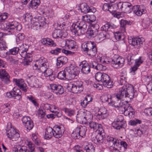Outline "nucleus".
Here are the masks:
<instances>
[{
  "label": "nucleus",
  "mask_w": 152,
  "mask_h": 152,
  "mask_svg": "<svg viewBox=\"0 0 152 152\" xmlns=\"http://www.w3.org/2000/svg\"><path fill=\"white\" fill-rule=\"evenodd\" d=\"M65 43V46H67L69 49H72L75 48L76 42L74 40L71 39H65L64 40Z\"/></svg>",
  "instance_id": "obj_30"
},
{
  "label": "nucleus",
  "mask_w": 152,
  "mask_h": 152,
  "mask_svg": "<svg viewBox=\"0 0 152 152\" xmlns=\"http://www.w3.org/2000/svg\"><path fill=\"white\" fill-rule=\"evenodd\" d=\"M6 133L8 137L12 141L17 140L20 137V134L14 128L11 127Z\"/></svg>",
  "instance_id": "obj_11"
},
{
  "label": "nucleus",
  "mask_w": 152,
  "mask_h": 152,
  "mask_svg": "<svg viewBox=\"0 0 152 152\" xmlns=\"http://www.w3.org/2000/svg\"><path fill=\"white\" fill-rule=\"evenodd\" d=\"M103 132H99L98 134L94 139V142L96 144L101 143L103 142L104 139L105 137Z\"/></svg>",
  "instance_id": "obj_22"
},
{
  "label": "nucleus",
  "mask_w": 152,
  "mask_h": 152,
  "mask_svg": "<svg viewBox=\"0 0 152 152\" xmlns=\"http://www.w3.org/2000/svg\"><path fill=\"white\" fill-rule=\"evenodd\" d=\"M27 98L29 100L31 101L33 104L35 106H38V104L35 101L34 98L31 95H29L27 96Z\"/></svg>",
  "instance_id": "obj_58"
},
{
  "label": "nucleus",
  "mask_w": 152,
  "mask_h": 152,
  "mask_svg": "<svg viewBox=\"0 0 152 152\" xmlns=\"http://www.w3.org/2000/svg\"><path fill=\"white\" fill-rule=\"evenodd\" d=\"M113 96H114V95L112 96L109 94L103 96L102 97V102H108V104L109 102H111Z\"/></svg>",
  "instance_id": "obj_39"
},
{
  "label": "nucleus",
  "mask_w": 152,
  "mask_h": 152,
  "mask_svg": "<svg viewBox=\"0 0 152 152\" xmlns=\"http://www.w3.org/2000/svg\"><path fill=\"white\" fill-rule=\"evenodd\" d=\"M13 81L18 87H19L20 86L22 85L24 83L23 80L22 79H13Z\"/></svg>",
  "instance_id": "obj_51"
},
{
  "label": "nucleus",
  "mask_w": 152,
  "mask_h": 152,
  "mask_svg": "<svg viewBox=\"0 0 152 152\" xmlns=\"http://www.w3.org/2000/svg\"><path fill=\"white\" fill-rule=\"evenodd\" d=\"M92 99L89 96H87L84 98V99L83 101L81 102L80 104L83 107L85 108L88 104L89 102L92 101Z\"/></svg>",
  "instance_id": "obj_37"
},
{
  "label": "nucleus",
  "mask_w": 152,
  "mask_h": 152,
  "mask_svg": "<svg viewBox=\"0 0 152 152\" xmlns=\"http://www.w3.org/2000/svg\"><path fill=\"white\" fill-rule=\"evenodd\" d=\"M120 24L121 27L124 28L126 25H131L132 24V22L130 21L122 19L120 21Z\"/></svg>",
  "instance_id": "obj_52"
},
{
  "label": "nucleus",
  "mask_w": 152,
  "mask_h": 152,
  "mask_svg": "<svg viewBox=\"0 0 152 152\" xmlns=\"http://www.w3.org/2000/svg\"><path fill=\"white\" fill-rule=\"evenodd\" d=\"M12 91L14 99L19 100L21 98L22 92L19 89L14 87L13 88Z\"/></svg>",
  "instance_id": "obj_27"
},
{
  "label": "nucleus",
  "mask_w": 152,
  "mask_h": 152,
  "mask_svg": "<svg viewBox=\"0 0 152 152\" xmlns=\"http://www.w3.org/2000/svg\"><path fill=\"white\" fill-rule=\"evenodd\" d=\"M10 30L6 33L9 35L12 34L13 32V30L15 29L17 31H20L22 28L21 25L16 21L9 22Z\"/></svg>",
  "instance_id": "obj_12"
},
{
  "label": "nucleus",
  "mask_w": 152,
  "mask_h": 152,
  "mask_svg": "<svg viewBox=\"0 0 152 152\" xmlns=\"http://www.w3.org/2000/svg\"><path fill=\"white\" fill-rule=\"evenodd\" d=\"M133 12L137 16H140L146 13V11L143 6L137 5L134 6Z\"/></svg>",
  "instance_id": "obj_17"
},
{
  "label": "nucleus",
  "mask_w": 152,
  "mask_h": 152,
  "mask_svg": "<svg viewBox=\"0 0 152 152\" xmlns=\"http://www.w3.org/2000/svg\"><path fill=\"white\" fill-rule=\"evenodd\" d=\"M125 108H122L120 110L124 111V114L125 116H127L129 114V111L132 110V108L131 106L125 105Z\"/></svg>",
  "instance_id": "obj_41"
},
{
  "label": "nucleus",
  "mask_w": 152,
  "mask_h": 152,
  "mask_svg": "<svg viewBox=\"0 0 152 152\" xmlns=\"http://www.w3.org/2000/svg\"><path fill=\"white\" fill-rule=\"evenodd\" d=\"M53 129L52 128L48 127L46 129L44 138L47 140L50 139L53 136H54V134L53 133Z\"/></svg>",
  "instance_id": "obj_26"
},
{
  "label": "nucleus",
  "mask_w": 152,
  "mask_h": 152,
  "mask_svg": "<svg viewBox=\"0 0 152 152\" xmlns=\"http://www.w3.org/2000/svg\"><path fill=\"white\" fill-rule=\"evenodd\" d=\"M19 47H15L10 49L9 51V54H11L12 55H16L19 53Z\"/></svg>",
  "instance_id": "obj_47"
},
{
  "label": "nucleus",
  "mask_w": 152,
  "mask_h": 152,
  "mask_svg": "<svg viewBox=\"0 0 152 152\" xmlns=\"http://www.w3.org/2000/svg\"><path fill=\"white\" fill-rule=\"evenodd\" d=\"M144 41V38L138 37L136 38L131 37L128 39V42L129 44L137 48H140L142 46Z\"/></svg>",
  "instance_id": "obj_9"
},
{
  "label": "nucleus",
  "mask_w": 152,
  "mask_h": 152,
  "mask_svg": "<svg viewBox=\"0 0 152 152\" xmlns=\"http://www.w3.org/2000/svg\"><path fill=\"white\" fill-rule=\"evenodd\" d=\"M68 59L65 56H61L58 57L56 60V65L58 67H61L66 64L67 62Z\"/></svg>",
  "instance_id": "obj_24"
},
{
  "label": "nucleus",
  "mask_w": 152,
  "mask_h": 152,
  "mask_svg": "<svg viewBox=\"0 0 152 152\" xmlns=\"http://www.w3.org/2000/svg\"><path fill=\"white\" fill-rule=\"evenodd\" d=\"M40 3L39 0H31L30 2V6L34 9L37 8Z\"/></svg>",
  "instance_id": "obj_38"
},
{
  "label": "nucleus",
  "mask_w": 152,
  "mask_h": 152,
  "mask_svg": "<svg viewBox=\"0 0 152 152\" xmlns=\"http://www.w3.org/2000/svg\"><path fill=\"white\" fill-rule=\"evenodd\" d=\"M81 48L83 50L86 52L88 56L92 57L95 56L97 50L95 44L94 42L88 41L82 44Z\"/></svg>",
  "instance_id": "obj_2"
},
{
  "label": "nucleus",
  "mask_w": 152,
  "mask_h": 152,
  "mask_svg": "<svg viewBox=\"0 0 152 152\" xmlns=\"http://www.w3.org/2000/svg\"><path fill=\"white\" fill-rule=\"evenodd\" d=\"M61 129L60 127L58 126L56 128L55 130H53V133L54 134V137L55 138H58L62 136V132Z\"/></svg>",
  "instance_id": "obj_36"
},
{
  "label": "nucleus",
  "mask_w": 152,
  "mask_h": 152,
  "mask_svg": "<svg viewBox=\"0 0 152 152\" xmlns=\"http://www.w3.org/2000/svg\"><path fill=\"white\" fill-rule=\"evenodd\" d=\"M124 98L121 96V95L118 92L116 95H114L112 99L111 102H109V104L111 106L118 108L121 110L122 108H125V104L121 101L122 99Z\"/></svg>",
  "instance_id": "obj_6"
},
{
  "label": "nucleus",
  "mask_w": 152,
  "mask_h": 152,
  "mask_svg": "<svg viewBox=\"0 0 152 152\" xmlns=\"http://www.w3.org/2000/svg\"><path fill=\"white\" fill-rule=\"evenodd\" d=\"M24 125L25 128L29 130L31 129L34 126L33 122L32 121H29L28 122L24 124Z\"/></svg>",
  "instance_id": "obj_57"
},
{
  "label": "nucleus",
  "mask_w": 152,
  "mask_h": 152,
  "mask_svg": "<svg viewBox=\"0 0 152 152\" xmlns=\"http://www.w3.org/2000/svg\"><path fill=\"white\" fill-rule=\"evenodd\" d=\"M49 66V64H48L47 67H42L41 69V70L38 72H42L45 77H48L49 76H50L53 73V72L52 69L48 68Z\"/></svg>",
  "instance_id": "obj_25"
},
{
  "label": "nucleus",
  "mask_w": 152,
  "mask_h": 152,
  "mask_svg": "<svg viewBox=\"0 0 152 152\" xmlns=\"http://www.w3.org/2000/svg\"><path fill=\"white\" fill-rule=\"evenodd\" d=\"M107 36L106 33L102 32L99 33L98 36V38L99 40L102 41L107 38Z\"/></svg>",
  "instance_id": "obj_55"
},
{
  "label": "nucleus",
  "mask_w": 152,
  "mask_h": 152,
  "mask_svg": "<svg viewBox=\"0 0 152 152\" xmlns=\"http://www.w3.org/2000/svg\"><path fill=\"white\" fill-rule=\"evenodd\" d=\"M112 126L115 129H120L122 128L123 126V123H121L118 121H114L112 123Z\"/></svg>",
  "instance_id": "obj_45"
},
{
  "label": "nucleus",
  "mask_w": 152,
  "mask_h": 152,
  "mask_svg": "<svg viewBox=\"0 0 152 152\" xmlns=\"http://www.w3.org/2000/svg\"><path fill=\"white\" fill-rule=\"evenodd\" d=\"M89 7L86 3H83L80 4V9L81 12L86 13L88 12Z\"/></svg>",
  "instance_id": "obj_40"
},
{
  "label": "nucleus",
  "mask_w": 152,
  "mask_h": 152,
  "mask_svg": "<svg viewBox=\"0 0 152 152\" xmlns=\"http://www.w3.org/2000/svg\"><path fill=\"white\" fill-rule=\"evenodd\" d=\"M133 56H132L131 55L129 54L126 57V59L127 60L128 64H131L135 60L133 58Z\"/></svg>",
  "instance_id": "obj_61"
},
{
  "label": "nucleus",
  "mask_w": 152,
  "mask_h": 152,
  "mask_svg": "<svg viewBox=\"0 0 152 152\" xmlns=\"http://www.w3.org/2000/svg\"><path fill=\"white\" fill-rule=\"evenodd\" d=\"M115 10H118L119 11L128 14L129 13L133 11L134 6L130 3L128 2H120L118 3L114 4Z\"/></svg>",
  "instance_id": "obj_3"
},
{
  "label": "nucleus",
  "mask_w": 152,
  "mask_h": 152,
  "mask_svg": "<svg viewBox=\"0 0 152 152\" xmlns=\"http://www.w3.org/2000/svg\"><path fill=\"white\" fill-rule=\"evenodd\" d=\"M89 127L94 130H96L99 132H101L104 131L102 125L100 124L92 121L89 122Z\"/></svg>",
  "instance_id": "obj_23"
},
{
  "label": "nucleus",
  "mask_w": 152,
  "mask_h": 152,
  "mask_svg": "<svg viewBox=\"0 0 152 152\" xmlns=\"http://www.w3.org/2000/svg\"><path fill=\"white\" fill-rule=\"evenodd\" d=\"M124 59L122 58L118 57V58H114L112 60L111 64L113 65V66L116 68L122 67L124 65Z\"/></svg>",
  "instance_id": "obj_14"
},
{
  "label": "nucleus",
  "mask_w": 152,
  "mask_h": 152,
  "mask_svg": "<svg viewBox=\"0 0 152 152\" xmlns=\"http://www.w3.org/2000/svg\"><path fill=\"white\" fill-rule=\"evenodd\" d=\"M106 69V67L105 66L101 64L98 63L95 69L99 71H104Z\"/></svg>",
  "instance_id": "obj_56"
},
{
  "label": "nucleus",
  "mask_w": 152,
  "mask_h": 152,
  "mask_svg": "<svg viewBox=\"0 0 152 152\" xmlns=\"http://www.w3.org/2000/svg\"><path fill=\"white\" fill-rule=\"evenodd\" d=\"M64 49L62 48H56L52 50L50 53L53 54L57 55L62 52L63 53Z\"/></svg>",
  "instance_id": "obj_44"
},
{
  "label": "nucleus",
  "mask_w": 152,
  "mask_h": 152,
  "mask_svg": "<svg viewBox=\"0 0 152 152\" xmlns=\"http://www.w3.org/2000/svg\"><path fill=\"white\" fill-rule=\"evenodd\" d=\"M12 150L15 152H29V150L27 149V147L24 146L21 147L18 146H14L12 148Z\"/></svg>",
  "instance_id": "obj_32"
},
{
  "label": "nucleus",
  "mask_w": 152,
  "mask_h": 152,
  "mask_svg": "<svg viewBox=\"0 0 152 152\" xmlns=\"http://www.w3.org/2000/svg\"><path fill=\"white\" fill-rule=\"evenodd\" d=\"M6 46V44L5 42L3 40H0V49H2L3 50H6L7 48Z\"/></svg>",
  "instance_id": "obj_62"
},
{
  "label": "nucleus",
  "mask_w": 152,
  "mask_h": 152,
  "mask_svg": "<svg viewBox=\"0 0 152 152\" xmlns=\"http://www.w3.org/2000/svg\"><path fill=\"white\" fill-rule=\"evenodd\" d=\"M10 76L5 70L0 69V80L6 84H8L10 82Z\"/></svg>",
  "instance_id": "obj_13"
},
{
  "label": "nucleus",
  "mask_w": 152,
  "mask_h": 152,
  "mask_svg": "<svg viewBox=\"0 0 152 152\" xmlns=\"http://www.w3.org/2000/svg\"><path fill=\"white\" fill-rule=\"evenodd\" d=\"M87 34L89 37H94L97 34V32L94 31L91 28H89L87 32Z\"/></svg>",
  "instance_id": "obj_43"
},
{
  "label": "nucleus",
  "mask_w": 152,
  "mask_h": 152,
  "mask_svg": "<svg viewBox=\"0 0 152 152\" xmlns=\"http://www.w3.org/2000/svg\"><path fill=\"white\" fill-rule=\"evenodd\" d=\"M104 73H101L100 72H97L95 75V77L96 80L98 81L102 82L103 79Z\"/></svg>",
  "instance_id": "obj_46"
},
{
  "label": "nucleus",
  "mask_w": 152,
  "mask_h": 152,
  "mask_svg": "<svg viewBox=\"0 0 152 152\" xmlns=\"http://www.w3.org/2000/svg\"><path fill=\"white\" fill-rule=\"evenodd\" d=\"M119 92L123 98H126L130 100L136 96L137 94L134 86L129 84H127L121 88Z\"/></svg>",
  "instance_id": "obj_1"
},
{
  "label": "nucleus",
  "mask_w": 152,
  "mask_h": 152,
  "mask_svg": "<svg viewBox=\"0 0 152 152\" xmlns=\"http://www.w3.org/2000/svg\"><path fill=\"white\" fill-rule=\"evenodd\" d=\"M87 131L86 127L81 125L77 126L72 134V137L75 139H79L85 136Z\"/></svg>",
  "instance_id": "obj_7"
},
{
  "label": "nucleus",
  "mask_w": 152,
  "mask_h": 152,
  "mask_svg": "<svg viewBox=\"0 0 152 152\" xmlns=\"http://www.w3.org/2000/svg\"><path fill=\"white\" fill-rule=\"evenodd\" d=\"M31 54L29 53H27L26 57H24V61L23 64L24 65H28L29 62H31L30 61L28 58H30L31 57Z\"/></svg>",
  "instance_id": "obj_54"
},
{
  "label": "nucleus",
  "mask_w": 152,
  "mask_h": 152,
  "mask_svg": "<svg viewBox=\"0 0 152 152\" xmlns=\"http://www.w3.org/2000/svg\"><path fill=\"white\" fill-rule=\"evenodd\" d=\"M79 66L82 67L81 72L83 74L86 75L90 72V66L86 61H83L80 62Z\"/></svg>",
  "instance_id": "obj_18"
},
{
  "label": "nucleus",
  "mask_w": 152,
  "mask_h": 152,
  "mask_svg": "<svg viewBox=\"0 0 152 152\" xmlns=\"http://www.w3.org/2000/svg\"><path fill=\"white\" fill-rule=\"evenodd\" d=\"M126 83V77L125 75H120V79L119 80V83L121 85H124Z\"/></svg>",
  "instance_id": "obj_50"
},
{
  "label": "nucleus",
  "mask_w": 152,
  "mask_h": 152,
  "mask_svg": "<svg viewBox=\"0 0 152 152\" xmlns=\"http://www.w3.org/2000/svg\"><path fill=\"white\" fill-rule=\"evenodd\" d=\"M83 85L82 81L77 80L68 84L66 87L69 91L72 93H80L83 90Z\"/></svg>",
  "instance_id": "obj_4"
},
{
  "label": "nucleus",
  "mask_w": 152,
  "mask_h": 152,
  "mask_svg": "<svg viewBox=\"0 0 152 152\" xmlns=\"http://www.w3.org/2000/svg\"><path fill=\"white\" fill-rule=\"evenodd\" d=\"M103 9L105 11H109L110 12H115L117 10H115V7H114V4L113 5L110 6L108 3H104L103 6Z\"/></svg>",
  "instance_id": "obj_29"
},
{
  "label": "nucleus",
  "mask_w": 152,
  "mask_h": 152,
  "mask_svg": "<svg viewBox=\"0 0 152 152\" xmlns=\"http://www.w3.org/2000/svg\"><path fill=\"white\" fill-rule=\"evenodd\" d=\"M118 144L115 149V151L117 152H120V151H122L123 150H125V149L127 148V144L125 141H121L120 142L119 141Z\"/></svg>",
  "instance_id": "obj_28"
},
{
  "label": "nucleus",
  "mask_w": 152,
  "mask_h": 152,
  "mask_svg": "<svg viewBox=\"0 0 152 152\" xmlns=\"http://www.w3.org/2000/svg\"><path fill=\"white\" fill-rule=\"evenodd\" d=\"M49 64L47 60L43 57H41L36 61V64L33 66L34 70L39 72L42 67H47Z\"/></svg>",
  "instance_id": "obj_10"
},
{
  "label": "nucleus",
  "mask_w": 152,
  "mask_h": 152,
  "mask_svg": "<svg viewBox=\"0 0 152 152\" xmlns=\"http://www.w3.org/2000/svg\"><path fill=\"white\" fill-rule=\"evenodd\" d=\"M75 152H83L82 147L78 145H76L74 148Z\"/></svg>",
  "instance_id": "obj_63"
},
{
  "label": "nucleus",
  "mask_w": 152,
  "mask_h": 152,
  "mask_svg": "<svg viewBox=\"0 0 152 152\" xmlns=\"http://www.w3.org/2000/svg\"><path fill=\"white\" fill-rule=\"evenodd\" d=\"M66 69L68 79L71 80L77 79L78 77L79 71L77 68L71 65L69 66L66 67Z\"/></svg>",
  "instance_id": "obj_8"
},
{
  "label": "nucleus",
  "mask_w": 152,
  "mask_h": 152,
  "mask_svg": "<svg viewBox=\"0 0 152 152\" xmlns=\"http://www.w3.org/2000/svg\"><path fill=\"white\" fill-rule=\"evenodd\" d=\"M107 140L108 143V144L110 145H113V150L115 151V149L117 147V145L118 144V142L119 140L116 139L114 138L113 137L108 136L107 138Z\"/></svg>",
  "instance_id": "obj_21"
},
{
  "label": "nucleus",
  "mask_w": 152,
  "mask_h": 152,
  "mask_svg": "<svg viewBox=\"0 0 152 152\" xmlns=\"http://www.w3.org/2000/svg\"><path fill=\"white\" fill-rule=\"evenodd\" d=\"M116 28L115 25L110 22H106L105 25L103 26L101 28L102 31H104L105 32L108 31H112L113 30Z\"/></svg>",
  "instance_id": "obj_20"
},
{
  "label": "nucleus",
  "mask_w": 152,
  "mask_h": 152,
  "mask_svg": "<svg viewBox=\"0 0 152 152\" xmlns=\"http://www.w3.org/2000/svg\"><path fill=\"white\" fill-rule=\"evenodd\" d=\"M63 35L62 31L60 29L55 30L52 34L53 37L55 39L58 37L62 38Z\"/></svg>",
  "instance_id": "obj_33"
},
{
  "label": "nucleus",
  "mask_w": 152,
  "mask_h": 152,
  "mask_svg": "<svg viewBox=\"0 0 152 152\" xmlns=\"http://www.w3.org/2000/svg\"><path fill=\"white\" fill-rule=\"evenodd\" d=\"M24 18L26 21H27L29 23V24L32 22V20L34 19V18H33L31 15L28 13L26 14Z\"/></svg>",
  "instance_id": "obj_59"
},
{
  "label": "nucleus",
  "mask_w": 152,
  "mask_h": 152,
  "mask_svg": "<svg viewBox=\"0 0 152 152\" xmlns=\"http://www.w3.org/2000/svg\"><path fill=\"white\" fill-rule=\"evenodd\" d=\"M1 26L2 30L8 32V31L10 30L9 23L3 22L1 24Z\"/></svg>",
  "instance_id": "obj_48"
},
{
  "label": "nucleus",
  "mask_w": 152,
  "mask_h": 152,
  "mask_svg": "<svg viewBox=\"0 0 152 152\" xmlns=\"http://www.w3.org/2000/svg\"><path fill=\"white\" fill-rule=\"evenodd\" d=\"M67 70L66 69V67L65 68L64 70H62L59 72L57 75V77L58 79H64V78H67Z\"/></svg>",
  "instance_id": "obj_34"
},
{
  "label": "nucleus",
  "mask_w": 152,
  "mask_h": 152,
  "mask_svg": "<svg viewBox=\"0 0 152 152\" xmlns=\"http://www.w3.org/2000/svg\"><path fill=\"white\" fill-rule=\"evenodd\" d=\"M38 20H37V18L34 17V19L32 20V22H31L30 23V24H31L32 26L34 29L38 30L40 29L41 27Z\"/></svg>",
  "instance_id": "obj_31"
},
{
  "label": "nucleus",
  "mask_w": 152,
  "mask_h": 152,
  "mask_svg": "<svg viewBox=\"0 0 152 152\" xmlns=\"http://www.w3.org/2000/svg\"><path fill=\"white\" fill-rule=\"evenodd\" d=\"M144 112L148 116L152 115V107L146 108Z\"/></svg>",
  "instance_id": "obj_64"
},
{
  "label": "nucleus",
  "mask_w": 152,
  "mask_h": 152,
  "mask_svg": "<svg viewBox=\"0 0 152 152\" xmlns=\"http://www.w3.org/2000/svg\"><path fill=\"white\" fill-rule=\"evenodd\" d=\"M50 87L52 91L57 95H61L64 92V88L61 85L52 84Z\"/></svg>",
  "instance_id": "obj_15"
},
{
  "label": "nucleus",
  "mask_w": 152,
  "mask_h": 152,
  "mask_svg": "<svg viewBox=\"0 0 152 152\" xmlns=\"http://www.w3.org/2000/svg\"><path fill=\"white\" fill-rule=\"evenodd\" d=\"M102 82L105 87L108 88H111L113 86V81L111 79L109 76L105 73L104 75Z\"/></svg>",
  "instance_id": "obj_16"
},
{
  "label": "nucleus",
  "mask_w": 152,
  "mask_h": 152,
  "mask_svg": "<svg viewBox=\"0 0 152 152\" xmlns=\"http://www.w3.org/2000/svg\"><path fill=\"white\" fill-rule=\"evenodd\" d=\"M45 18L44 17H39L37 18V20H38V21L39 22L40 25H41V27L43 26H44L46 23L45 21Z\"/></svg>",
  "instance_id": "obj_60"
},
{
  "label": "nucleus",
  "mask_w": 152,
  "mask_h": 152,
  "mask_svg": "<svg viewBox=\"0 0 152 152\" xmlns=\"http://www.w3.org/2000/svg\"><path fill=\"white\" fill-rule=\"evenodd\" d=\"M86 152H95V147L92 143H89L84 147Z\"/></svg>",
  "instance_id": "obj_35"
},
{
  "label": "nucleus",
  "mask_w": 152,
  "mask_h": 152,
  "mask_svg": "<svg viewBox=\"0 0 152 152\" xmlns=\"http://www.w3.org/2000/svg\"><path fill=\"white\" fill-rule=\"evenodd\" d=\"M141 122V121L135 119L130 120L129 122V124L131 126H135L137 124H140Z\"/></svg>",
  "instance_id": "obj_53"
},
{
  "label": "nucleus",
  "mask_w": 152,
  "mask_h": 152,
  "mask_svg": "<svg viewBox=\"0 0 152 152\" xmlns=\"http://www.w3.org/2000/svg\"><path fill=\"white\" fill-rule=\"evenodd\" d=\"M63 110L67 115L70 117L74 115L75 114L74 110L71 109L65 108Z\"/></svg>",
  "instance_id": "obj_42"
},
{
  "label": "nucleus",
  "mask_w": 152,
  "mask_h": 152,
  "mask_svg": "<svg viewBox=\"0 0 152 152\" xmlns=\"http://www.w3.org/2000/svg\"><path fill=\"white\" fill-rule=\"evenodd\" d=\"M87 26V24L85 22H78L72 25V31L75 35L80 36L84 34Z\"/></svg>",
  "instance_id": "obj_5"
},
{
  "label": "nucleus",
  "mask_w": 152,
  "mask_h": 152,
  "mask_svg": "<svg viewBox=\"0 0 152 152\" xmlns=\"http://www.w3.org/2000/svg\"><path fill=\"white\" fill-rule=\"evenodd\" d=\"M108 115L107 110L104 107H102L99 109L96 117L99 119H103L106 118Z\"/></svg>",
  "instance_id": "obj_19"
},
{
  "label": "nucleus",
  "mask_w": 152,
  "mask_h": 152,
  "mask_svg": "<svg viewBox=\"0 0 152 152\" xmlns=\"http://www.w3.org/2000/svg\"><path fill=\"white\" fill-rule=\"evenodd\" d=\"M84 118L87 120L88 122L90 121L93 118V116L91 113L89 111H87L85 113Z\"/></svg>",
  "instance_id": "obj_49"
}]
</instances>
